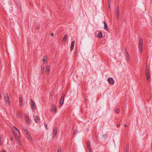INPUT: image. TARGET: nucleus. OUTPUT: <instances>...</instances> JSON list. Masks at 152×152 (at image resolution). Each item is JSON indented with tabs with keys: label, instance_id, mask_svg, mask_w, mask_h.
Segmentation results:
<instances>
[{
	"label": "nucleus",
	"instance_id": "4468645a",
	"mask_svg": "<svg viewBox=\"0 0 152 152\" xmlns=\"http://www.w3.org/2000/svg\"><path fill=\"white\" fill-rule=\"evenodd\" d=\"M103 23L104 24V29L105 30H108V27H107V24L105 22H103Z\"/></svg>",
	"mask_w": 152,
	"mask_h": 152
},
{
	"label": "nucleus",
	"instance_id": "9b49d317",
	"mask_svg": "<svg viewBox=\"0 0 152 152\" xmlns=\"http://www.w3.org/2000/svg\"><path fill=\"white\" fill-rule=\"evenodd\" d=\"M74 45H75V41L72 42H71V48H70L71 51H72L74 49Z\"/></svg>",
	"mask_w": 152,
	"mask_h": 152
},
{
	"label": "nucleus",
	"instance_id": "c03bdc74",
	"mask_svg": "<svg viewBox=\"0 0 152 152\" xmlns=\"http://www.w3.org/2000/svg\"><path fill=\"white\" fill-rule=\"evenodd\" d=\"M51 96H53V94H52L51 93Z\"/></svg>",
	"mask_w": 152,
	"mask_h": 152
},
{
	"label": "nucleus",
	"instance_id": "bb28decb",
	"mask_svg": "<svg viewBox=\"0 0 152 152\" xmlns=\"http://www.w3.org/2000/svg\"><path fill=\"white\" fill-rule=\"evenodd\" d=\"M61 148H58V149L57 152H61Z\"/></svg>",
	"mask_w": 152,
	"mask_h": 152
},
{
	"label": "nucleus",
	"instance_id": "f8f14e48",
	"mask_svg": "<svg viewBox=\"0 0 152 152\" xmlns=\"http://www.w3.org/2000/svg\"><path fill=\"white\" fill-rule=\"evenodd\" d=\"M34 121L36 123H37L38 121L40 120V118L38 116H36L34 118Z\"/></svg>",
	"mask_w": 152,
	"mask_h": 152
},
{
	"label": "nucleus",
	"instance_id": "79ce46f5",
	"mask_svg": "<svg viewBox=\"0 0 152 152\" xmlns=\"http://www.w3.org/2000/svg\"><path fill=\"white\" fill-rule=\"evenodd\" d=\"M44 72V71H41V73L43 74Z\"/></svg>",
	"mask_w": 152,
	"mask_h": 152
},
{
	"label": "nucleus",
	"instance_id": "423d86ee",
	"mask_svg": "<svg viewBox=\"0 0 152 152\" xmlns=\"http://www.w3.org/2000/svg\"><path fill=\"white\" fill-rule=\"evenodd\" d=\"M107 80L109 84L111 85H113L114 83V80L112 77H110L108 78Z\"/></svg>",
	"mask_w": 152,
	"mask_h": 152
},
{
	"label": "nucleus",
	"instance_id": "ea45409f",
	"mask_svg": "<svg viewBox=\"0 0 152 152\" xmlns=\"http://www.w3.org/2000/svg\"><path fill=\"white\" fill-rule=\"evenodd\" d=\"M2 152H6V151L4 150Z\"/></svg>",
	"mask_w": 152,
	"mask_h": 152
},
{
	"label": "nucleus",
	"instance_id": "1a4fd4ad",
	"mask_svg": "<svg viewBox=\"0 0 152 152\" xmlns=\"http://www.w3.org/2000/svg\"><path fill=\"white\" fill-rule=\"evenodd\" d=\"M51 111L54 113H55L57 112L56 107V105L54 104H53L52 105Z\"/></svg>",
	"mask_w": 152,
	"mask_h": 152
},
{
	"label": "nucleus",
	"instance_id": "473e14b6",
	"mask_svg": "<svg viewBox=\"0 0 152 152\" xmlns=\"http://www.w3.org/2000/svg\"><path fill=\"white\" fill-rule=\"evenodd\" d=\"M25 132H26V135L30 134L28 130H26V131H25Z\"/></svg>",
	"mask_w": 152,
	"mask_h": 152
},
{
	"label": "nucleus",
	"instance_id": "2eb2a0df",
	"mask_svg": "<svg viewBox=\"0 0 152 152\" xmlns=\"http://www.w3.org/2000/svg\"><path fill=\"white\" fill-rule=\"evenodd\" d=\"M57 128L55 127L54 128V130L53 131V134L55 135H56L57 134Z\"/></svg>",
	"mask_w": 152,
	"mask_h": 152
},
{
	"label": "nucleus",
	"instance_id": "37998d69",
	"mask_svg": "<svg viewBox=\"0 0 152 152\" xmlns=\"http://www.w3.org/2000/svg\"><path fill=\"white\" fill-rule=\"evenodd\" d=\"M124 126L125 127H127V126L126 125H124Z\"/></svg>",
	"mask_w": 152,
	"mask_h": 152
},
{
	"label": "nucleus",
	"instance_id": "6ab92c4d",
	"mask_svg": "<svg viewBox=\"0 0 152 152\" xmlns=\"http://www.w3.org/2000/svg\"><path fill=\"white\" fill-rule=\"evenodd\" d=\"M50 70V67L49 66H47L46 69V72H49Z\"/></svg>",
	"mask_w": 152,
	"mask_h": 152
},
{
	"label": "nucleus",
	"instance_id": "e433bc0d",
	"mask_svg": "<svg viewBox=\"0 0 152 152\" xmlns=\"http://www.w3.org/2000/svg\"><path fill=\"white\" fill-rule=\"evenodd\" d=\"M125 51L126 53V52H128V51L127 50L126 48V49H125Z\"/></svg>",
	"mask_w": 152,
	"mask_h": 152
},
{
	"label": "nucleus",
	"instance_id": "cd10ccee",
	"mask_svg": "<svg viewBox=\"0 0 152 152\" xmlns=\"http://www.w3.org/2000/svg\"><path fill=\"white\" fill-rule=\"evenodd\" d=\"M44 126H45V128L47 130L48 129V128H47V124L46 123H44Z\"/></svg>",
	"mask_w": 152,
	"mask_h": 152
},
{
	"label": "nucleus",
	"instance_id": "a211bd4d",
	"mask_svg": "<svg viewBox=\"0 0 152 152\" xmlns=\"http://www.w3.org/2000/svg\"><path fill=\"white\" fill-rule=\"evenodd\" d=\"M47 57L45 56H44L43 59V62L45 63H46L47 61Z\"/></svg>",
	"mask_w": 152,
	"mask_h": 152
},
{
	"label": "nucleus",
	"instance_id": "412c9836",
	"mask_svg": "<svg viewBox=\"0 0 152 152\" xmlns=\"http://www.w3.org/2000/svg\"><path fill=\"white\" fill-rule=\"evenodd\" d=\"M115 111L117 113H118L120 112V110L119 109L117 108H115Z\"/></svg>",
	"mask_w": 152,
	"mask_h": 152
},
{
	"label": "nucleus",
	"instance_id": "a19ab883",
	"mask_svg": "<svg viewBox=\"0 0 152 152\" xmlns=\"http://www.w3.org/2000/svg\"><path fill=\"white\" fill-rule=\"evenodd\" d=\"M39 26H37V29H39Z\"/></svg>",
	"mask_w": 152,
	"mask_h": 152
},
{
	"label": "nucleus",
	"instance_id": "aec40b11",
	"mask_svg": "<svg viewBox=\"0 0 152 152\" xmlns=\"http://www.w3.org/2000/svg\"><path fill=\"white\" fill-rule=\"evenodd\" d=\"M28 137V139H31V140L32 141V140L31 139V136L30 135V134L26 135Z\"/></svg>",
	"mask_w": 152,
	"mask_h": 152
},
{
	"label": "nucleus",
	"instance_id": "72a5a7b5",
	"mask_svg": "<svg viewBox=\"0 0 152 152\" xmlns=\"http://www.w3.org/2000/svg\"><path fill=\"white\" fill-rule=\"evenodd\" d=\"M126 57L129 56L128 52H126Z\"/></svg>",
	"mask_w": 152,
	"mask_h": 152
},
{
	"label": "nucleus",
	"instance_id": "7c9ffc66",
	"mask_svg": "<svg viewBox=\"0 0 152 152\" xmlns=\"http://www.w3.org/2000/svg\"><path fill=\"white\" fill-rule=\"evenodd\" d=\"M23 128L25 132L26 131V130H27V129L25 127L23 126Z\"/></svg>",
	"mask_w": 152,
	"mask_h": 152
},
{
	"label": "nucleus",
	"instance_id": "6e6552de",
	"mask_svg": "<svg viewBox=\"0 0 152 152\" xmlns=\"http://www.w3.org/2000/svg\"><path fill=\"white\" fill-rule=\"evenodd\" d=\"M30 105L32 109H36V104L32 100H31Z\"/></svg>",
	"mask_w": 152,
	"mask_h": 152
},
{
	"label": "nucleus",
	"instance_id": "f704fd0d",
	"mask_svg": "<svg viewBox=\"0 0 152 152\" xmlns=\"http://www.w3.org/2000/svg\"><path fill=\"white\" fill-rule=\"evenodd\" d=\"M107 134H105L103 135H102V137H107Z\"/></svg>",
	"mask_w": 152,
	"mask_h": 152
},
{
	"label": "nucleus",
	"instance_id": "39448f33",
	"mask_svg": "<svg viewBox=\"0 0 152 152\" xmlns=\"http://www.w3.org/2000/svg\"><path fill=\"white\" fill-rule=\"evenodd\" d=\"M5 101L6 105H9L10 103L9 97L7 93H6L4 95Z\"/></svg>",
	"mask_w": 152,
	"mask_h": 152
},
{
	"label": "nucleus",
	"instance_id": "ddd939ff",
	"mask_svg": "<svg viewBox=\"0 0 152 152\" xmlns=\"http://www.w3.org/2000/svg\"><path fill=\"white\" fill-rule=\"evenodd\" d=\"M87 146L89 149V151H92V149L90 148V142L89 141H88L87 143Z\"/></svg>",
	"mask_w": 152,
	"mask_h": 152
},
{
	"label": "nucleus",
	"instance_id": "a878e982",
	"mask_svg": "<svg viewBox=\"0 0 152 152\" xmlns=\"http://www.w3.org/2000/svg\"><path fill=\"white\" fill-rule=\"evenodd\" d=\"M41 71H44V66L43 65H42L41 66Z\"/></svg>",
	"mask_w": 152,
	"mask_h": 152
},
{
	"label": "nucleus",
	"instance_id": "2f4dec72",
	"mask_svg": "<svg viewBox=\"0 0 152 152\" xmlns=\"http://www.w3.org/2000/svg\"><path fill=\"white\" fill-rule=\"evenodd\" d=\"M1 138H2L1 136L0 135V145H2V143L1 142Z\"/></svg>",
	"mask_w": 152,
	"mask_h": 152
},
{
	"label": "nucleus",
	"instance_id": "dca6fc26",
	"mask_svg": "<svg viewBox=\"0 0 152 152\" xmlns=\"http://www.w3.org/2000/svg\"><path fill=\"white\" fill-rule=\"evenodd\" d=\"M97 36L98 37L102 38L103 37L102 33L101 32H99L97 34Z\"/></svg>",
	"mask_w": 152,
	"mask_h": 152
},
{
	"label": "nucleus",
	"instance_id": "f257e3e1",
	"mask_svg": "<svg viewBox=\"0 0 152 152\" xmlns=\"http://www.w3.org/2000/svg\"><path fill=\"white\" fill-rule=\"evenodd\" d=\"M145 73L146 76V79L147 81L150 82V75L149 67H148L147 66H146Z\"/></svg>",
	"mask_w": 152,
	"mask_h": 152
},
{
	"label": "nucleus",
	"instance_id": "b1692460",
	"mask_svg": "<svg viewBox=\"0 0 152 152\" xmlns=\"http://www.w3.org/2000/svg\"><path fill=\"white\" fill-rule=\"evenodd\" d=\"M77 132V130L75 129L73 132V134L75 135Z\"/></svg>",
	"mask_w": 152,
	"mask_h": 152
},
{
	"label": "nucleus",
	"instance_id": "c9c22d12",
	"mask_svg": "<svg viewBox=\"0 0 152 152\" xmlns=\"http://www.w3.org/2000/svg\"><path fill=\"white\" fill-rule=\"evenodd\" d=\"M126 59H127V61H128L130 59V57H129V56H128V57H126Z\"/></svg>",
	"mask_w": 152,
	"mask_h": 152
},
{
	"label": "nucleus",
	"instance_id": "7ed1b4c3",
	"mask_svg": "<svg viewBox=\"0 0 152 152\" xmlns=\"http://www.w3.org/2000/svg\"><path fill=\"white\" fill-rule=\"evenodd\" d=\"M142 39L140 38L139 45V52L140 54H142Z\"/></svg>",
	"mask_w": 152,
	"mask_h": 152
},
{
	"label": "nucleus",
	"instance_id": "c756f323",
	"mask_svg": "<svg viewBox=\"0 0 152 152\" xmlns=\"http://www.w3.org/2000/svg\"><path fill=\"white\" fill-rule=\"evenodd\" d=\"M19 104L20 106H23L22 102H19Z\"/></svg>",
	"mask_w": 152,
	"mask_h": 152
},
{
	"label": "nucleus",
	"instance_id": "20e7f679",
	"mask_svg": "<svg viewBox=\"0 0 152 152\" xmlns=\"http://www.w3.org/2000/svg\"><path fill=\"white\" fill-rule=\"evenodd\" d=\"M24 118L26 121V122L27 124H30L31 123V120L30 119L28 113H26L24 114Z\"/></svg>",
	"mask_w": 152,
	"mask_h": 152
},
{
	"label": "nucleus",
	"instance_id": "0eeeda50",
	"mask_svg": "<svg viewBox=\"0 0 152 152\" xmlns=\"http://www.w3.org/2000/svg\"><path fill=\"white\" fill-rule=\"evenodd\" d=\"M65 96L64 95H63L61 98L60 102V105L61 106H62L63 104Z\"/></svg>",
	"mask_w": 152,
	"mask_h": 152
},
{
	"label": "nucleus",
	"instance_id": "f03ea898",
	"mask_svg": "<svg viewBox=\"0 0 152 152\" xmlns=\"http://www.w3.org/2000/svg\"><path fill=\"white\" fill-rule=\"evenodd\" d=\"M13 133L15 137H17L18 135H20V132L19 130L15 126L13 127Z\"/></svg>",
	"mask_w": 152,
	"mask_h": 152
},
{
	"label": "nucleus",
	"instance_id": "9d476101",
	"mask_svg": "<svg viewBox=\"0 0 152 152\" xmlns=\"http://www.w3.org/2000/svg\"><path fill=\"white\" fill-rule=\"evenodd\" d=\"M116 18L117 19H118L119 18V6H118L117 7V9L116 11Z\"/></svg>",
	"mask_w": 152,
	"mask_h": 152
},
{
	"label": "nucleus",
	"instance_id": "4be33fe9",
	"mask_svg": "<svg viewBox=\"0 0 152 152\" xmlns=\"http://www.w3.org/2000/svg\"><path fill=\"white\" fill-rule=\"evenodd\" d=\"M108 4L109 8H110V0H108Z\"/></svg>",
	"mask_w": 152,
	"mask_h": 152
},
{
	"label": "nucleus",
	"instance_id": "f3484780",
	"mask_svg": "<svg viewBox=\"0 0 152 152\" xmlns=\"http://www.w3.org/2000/svg\"><path fill=\"white\" fill-rule=\"evenodd\" d=\"M67 38V35L66 34H65L63 39V41L64 42H65L66 41Z\"/></svg>",
	"mask_w": 152,
	"mask_h": 152
},
{
	"label": "nucleus",
	"instance_id": "4c0bfd02",
	"mask_svg": "<svg viewBox=\"0 0 152 152\" xmlns=\"http://www.w3.org/2000/svg\"><path fill=\"white\" fill-rule=\"evenodd\" d=\"M117 127H119L120 126V125L119 124H117L116 125Z\"/></svg>",
	"mask_w": 152,
	"mask_h": 152
},
{
	"label": "nucleus",
	"instance_id": "58836bf2",
	"mask_svg": "<svg viewBox=\"0 0 152 152\" xmlns=\"http://www.w3.org/2000/svg\"><path fill=\"white\" fill-rule=\"evenodd\" d=\"M51 35L52 36H53L54 34L53 33H51Z\"/></svg>",
	"mask_w": 152,
	"mask_h": 152
},
{
	"label": "nucleus",
	"instance_id": "5701e85b",
	"mask_svg": "<svg viewBox=\"0 0 152 152\" xmlns=\"http://www.w3.org/2000/svg\"><path fill=\"white\" fill-rule=\"evenodd\" d=\"M125 152H129V147L127 146L126 147Z\"/></svg>",
	"mask_w": 152,
	"mask_h": 152
},
{
	"label": "nucleus",
	"instance_id": "c85d7f7f",
	"mask_svg": "<svg viewBox=\"0 0 152 152\" xmlns=\"http://www.w3.org/2000/svg\"><path fill=\"white\" fill-rule=\"evenodd\" d=\"M19 102H22V97L21 96L19 97Z\"/></svg>",
	"mask_w": 152,
	"mask_h": 152
},
{
	"label": "nucleus",
	"instance_id": "393cba45",
	"mask_svg": "<svg viewBox=\"0 0 152 152\" xmlns=\"http://www.w3.org/2000/svg\"><path fill=\"white\" fill-rule=\"evenodd\" d=\"M17 142L18 143V145H21V142H20V141L18 140H17Z\"/></svg>",
	"mask_w": 152,
	"mask_h": 152
}]
</instances>
